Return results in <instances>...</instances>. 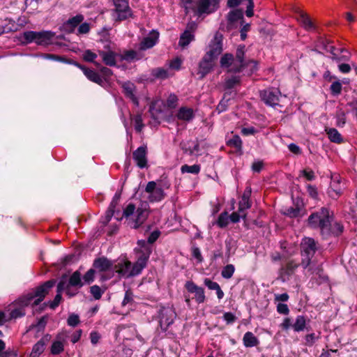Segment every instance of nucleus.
Listing matches in <instances>:
<instances>
[{"label":"nucleus","mask_w":357,"mask_h":357,"mask_svg":"<svg viewBox=\"0 0 357 357\" xmlns=\"http://www.w3.org/2000/svg\"><path fill=\"white\" fill-rule=\"evenodd\" d=\"M307 225L312 229H319L323 239L332 236L338 237L344 231V226L334 221L333 213L326 207L312 212L307 220Z\"/></svg>","instance_id":"nucleus-1"},{"label":"nucleus","mask_w":357,"mask_h":357,"mask_svg":"<svg viewBox=\"0 0 357 357\" xmlns=\"http://www.w3.org/2000/svg\"><path fill=\"white\" fill-rule=\"evenodd\" d=\"M319 248L317 243L313 238L305 237L301 243V261L300 265L303 269H307L311 274L317 272L318 273L321 270L319 268H314L312 259Z\"/></svg>","instance_id":"nucleus-2"},{"label":"nucleus","mask_w":357,"mask_h":357,"mask_svg":"<svg viewBox=\"0 0 357 357\" xmlns=\"http://www.w3.org/2000/svg\"><path fill=\"white\" fill-rule=\"evenodd\" d=\"M220 1V0H181L185 15L192 11L199 16L217 10Z\"/></svg>","instance_id":"nucleus-3"},{"label":"nucleus","mask_w":357,"mask_h":357,"mask_svg":"<svg viewBox=\"0 0 357 357\" xmlns=\"http://www.w3.org/2000/svg\"><path fill=\"white\" fill-rule=\"evenodd\" d=\"M245 45H240L238 46L234 57V62L229 72L238 73L245 68H249L250 73H253L257 70V62L253 59L245 60Z\"/></svg>","instance_id":"nucleus-4"},{"label":"nucleus","mask_w":357,"mask_h":357,"mask_svg":"<svg viewBox=\"0 0 357 357\" xmlns=\"http://www.w3.org/2000/svg\"><path fill=\"white\" fill-rule=\"evenodd\" d=\"M54 36V33L50 31H27L22 34L20 40L24 45L35 43L38 45L46 46L52 44Z\"/></svg>","instance_id":"nucleus-5"},{"label":"nucleus","mask_w":357,"mask_h":357,"mask_svg":"<svg viewBox=\"0 0 357 357\" xmlns=\"http://www.w3.org/2000/svg\"><path fill=\"white\" fill-rule=\"evenodd\" d=\"M56 280L52 279L43 283L42 284L36 287L31 290L34 298H36L33 302V305H38L45 298V296L48 294L50 290L56 284Z\"/></svg>","instance_id":"nucleus-6"},{"label":"nucleus","mask_w":357,"mask_h":357,"mask_svg":"<svg viewBox=\"0 0 357 357\" xmlns=\"http://www.w3.org/2000/svg\"><path fill=\"white\" fill-rule=\"evenodd\" d=\"M223 36L220 32H216L213 39L209 43V50L204 54L207 58L215 61L222 53Z\"/></svg>","instance_id":"nucleus-7"},{"label":"nucleus","mask_w":357,"mask_h":357,"mask_svg":"<svg viewBox=\"0 0 357 357\" xmlns=\"http://www.w3.org/2000/svg\"><path fill=\"white\" fill-rule=\"evenodd\" d=\"M145 192L149 193L148 199L150 202H159L166 197V193L161 187H157L156 181H149L145 188Z\"/></svg>","instance_id":"nucleus-8"},{"label":"nucleus","mask_w":357,"mask_h":357,"mask_svg":"<svg viewBox=\"0 0 357 357\" xmlns=\"http://www.w3.org/2000/svg\"><path fill=\"white\" fill-rule=\"evenodd\" d=\"M281 93L278 89L268 88L260 91L261 100L267 105L274 107L278 105Z\"/></svg>","instance_id":"nucleus-9"},{"label":"nucleus","mask_w":357,"mask_h":357,"mask_svg":"<svg viewBox=\"0 0 357 357\" xmlns=\"http://www.w3.org/2000/svg\"><path fill=\"white\" fill-rule=\"evenodd\" d=\"M176 317L175 311L171 307H162L160 310V325L162 331H166L174 323Z\"/></svg>","instance_id":"nucleus-10"},{"label":"nucleus","mask_w":357,"mask_h":357,"mask_svg":"<svg viewBox=\"0 0 357 357\" xmlns=\"http://www.w3.org/2000/svg\"><path fill=\"white\" fill-rule=\"evenodd\" d=\"M105 50H98V55L102 58V62L107 66H116V57L120 54L111 50L109 44L104 46Z\"/></svg>","instance_id":"nucleus-11"},{"label":"nucleus","mask_w":357,"mask_h":357,"mask_svg":"<svg viewBox=\"0 0 357 357\" xmlns=\"http://www.w3.org/2000/svg\"><path fill=\"white\" fill-rule=\"evenodd\" d=\"M113 2L119 21L125 20L132 15V12L127 0H113Z\"/></svg>","instance_id":"nucleus-12"},{"label":"nucleus","mask_w":357,"mask_h":357,"mask_svg":"<svg viewBox=\"0 0 357 357\" xmlns=\"http://www.w3.org/2000/svg\"><path fill=\"white\" fill-rule=\"evenodd\" d=\"M144 207H139L136 210V218L130 219L128 225L132 229H138L147 219L149 212L148 211V204H145Z\"/></svg>","instance_id":"nucleus-13"},{"label":"nucleus","mask_w":357,"mask_h":357,"mask_svg":"<svg viewBox=\"0 0 357 357\" xmlns=\"http://www.w3.org/2000/svg\"><path fill=\"white\" fill-rule=\"evenodd\" d=\"M185 288L191 294H194L193 298L198 303H203L206 300L204 289L197 286L194 282L188 280L185 284Z\"/></svg>","instance_id":"nucleus-14"},{"label":"nucleus","mask_w":357,"mask_h":357,"mask_svg":"<svg viewBox=\"0 0 357 357\" xmlns=\"http://www.w3.org/2000/svg\"><path fill=\"white\" fill-rule=\"evenodd\" d=\"M84 17L82 14H78L66 21L60 27V30L66 33H72L75 28L83 22Z\"/></svg>","instance_id":"nucleus-15"},{"label":"nucleus","mask_w":357,"mask_h":357,"mask_svg":"<svg viewBox=\"0 0 357 357\" xmlns=\"http://www.w3.org/2000/svg\"><path fill=\"white\" fill-rule=\"evenodd\" d=\"M299 265L300 264L296 263L294 260L289 261L285 266H282L280 268L279 278L282 282L289 280Z\"/></svg>","instance_id":"nucleus-16"},{"label":"nucleus","mask_w":357,"mask_h":357,"mask_svg":"<svg viewBox=\"0 0 357 357\" xmlns=\"http://www.w3.org/2000/svg\"><path fill=\"white\" fill-rule=\"evenodd\" d=\"M147 147L145 145L138 147L133 153L132 158L140 169L147 167Z\"/></svg>","instance_id":"nucleus-17"},{"label":"nucleus","mask_w":357,"mask_h":357,"mask_svg":"<svg viewBox=\"0 0 357 357\" xmlns=\"http://www.w3.org/2000/svg\"><path fill=\"white\" fill-rule=\"evenodd\" d=\"M214 61H215L207 58L206 56H203L199 63V68L197 73L199 79H203L212 70L214 66Z\"/></svg>","instance_id":"nucleus-18"},{"label":"nucleus","mask_w":357,"mask_h":357,"mask_svg":"<svg viewBox=\"0 0 357 357\" xmlns=\"http://www.w3.org/2000/svg\"><path fill=\"white\" fill-rule=\"evenodd\" d=\"M121 87L125 96L129 98L135 105L138 106L139 100L135 94V91L136 90L135 85L132 82L128 81L123 82Z\"/></svg>","instance_id":"nucleus-19"},{"label":"nucleus","mask_w":357,"mask_h":357,"mask_svg":"<svg viewBox=\"0 0 357 357\" xmlns=\"http://www.w3.org/2000/svg\"><path fill=\"white\" fill-rule=\"evenodd\" d=\"M159 37L158 31L152 30L149 36L145 37L139 44L140 50H146L153 47L158 42Z\"/></svg>","instance_id":"nucleus-20"},{"label":"nucleus","mask_w":357,"mask_h":357,"mask_svg":"<svg viewBox=\"0 0 357 357\" xmlns=\"http://www.w3.org/2000/svg\"><path fill=\"white\" fill-rule=\"evenodd\" d=\"M63 282H59L56 286V294L52 301H49L47 303H44L43 306L40 307L39 312H41L44 310V308L49 305L51 309H55L60 303L62 300L61 294L64 291Z\"/></svg>","instance_id":"nucleus-21"},{"label":"nucleus","mask_w":357,"mask_h":357,"mask_svg":"<svg viewBox=\"0 0 357 357\" xmlns=\"http://www.w3.org/2000/svg\"><path fill=\"white\" fill-rule=\"evenodd\" d=\"M66 279H68V278ZM66 286H68V287H74L76 289H79L84 286L82 275L79 271H75L69 277L68 280H66Z\"/></svg>","instance_id":"nucleus-22"},{"label":"nucleus","mask_w":357,"mask_h":357,"mask_svg":"<svg viewBox=\"0 0 357 357\" xmlns=\"http://www.w3.org/2000/svg\"><path fill=\"white\" fill-rule=\"evenodd\" d=\"M93 266L100 272L107 271L112 268L113 263L107 257H102L96 259L93 261Z\"/></svg>","instance_id":"nucleus-23"},{"label":"nucleus","mask_w":357,"mask_h":357,"mask_svg":"<svg viewBox=\"0 0 357 357\" xmlns=\"http://www.w3.org/2000/svg\"><path fill=\"white\" fill-rule=\"evenodd\" d=\"M340 184V179L337 176L332 178L331 186L328 190V194L333 199H337L341 194V188L339 186Z\"/></svg>","instance_id":"nucleus-24"},{"label":"nucleus","mask_w":357,"mask_h":357,"mask_svg":"<svg viewBox=\"0 0 357 357\" xmlns=\"http://www.w3.org/2000/svg\"><path fill=\"white\" fill-rule=\"evenodd\" d=\"M83 73L89 80L94 83H96L99 85H102L104 82V79L99 75V73L93 69H90L86 67L84 69Z\"/></svg>","instance_id":"nucleus-25"},{"label":"nucleus","mask_w":357,"mask_h":357,"mask_svg":"<svg viewBox=\"0 0 357 357\" xmlns=\"http://www.w3.org/2000/svg\"><path fill=\"white\" fill-rule=\"evenodd\" d=\"M51 339V335L49 334L45 335L39 341H38L33 347L31 353L40 356L45 349L46 342Z\"/></svg>","instance_id":"nucleus-26"},{"label":"nucleus","mask_w":357,"mask_h":357,"mask_svg":"<svg viewBox=\"0 0 357 357\" xmlns=\"http://www.w3.org/2000/svg\"><path fill=\"white\" fill-rule=\"evenodd\" d=\"M297 13L298 20L306 30L310 31L314 28L313 22L306 13L301 10H298Z\"/></svg>","instance_id":"nucleus-27"},{"label":"nucleus","mask_w":357,"mask_h":357,"mask_svg":"<svg viewBox=\"0 0 357 357\" xmlns=\"http://www.w3.org/2000/svg\"><path fill=\"white\" fill-rule=\"evenodd\" d=\"M49 319V316L45 314L40 317L36 324L30 325L26 330V332L36 329L37 332H42L45 330Z\"/></svg>","instance_id":"nucleus-28"},{"label":"nucleus","mask_w":357,"mask_h":357,"mask_svg":"<svg viewBox=\"0 0 357 357\" xmlns=\"http://www.w3.org/2000/svg\"><path fill=\"white\" fill-rule=\"evenodd\" d=\"M243 341L245 347H253L257 346L259 343L257 337L252 332H246L244 334Z\"/></svg>","instance_id":"nucleus-29"},{"label":"nucleus","mask_w":357,"mask_h":357,"mask_svg":"<svg viewBox=\"0 0 357 357\" xmlns=\"http://www.w3.org/2000/svg\"><path fill=\"white\" fill-rule=\"evenodd\" d=\"M303 204L300 205L299 200L297 201L295 207H289L287 208L284 214L290 218L302 217L304 213H302Z\"/></svg>","instance_id":"nucleus-30"},{"label":"nucleus","mask_w":357,"mask_h":357,"mask_svg":"<svg viewBox=\"0 0 357 357\" xmlns=\"http://www.w3.org/2000/svg\"><path fill=\"white\" fill-rule=\"evenodd\" d=\"M34 297L31 292H29L26 294H24L20 298H18L15 301V304L18 307H21L22 308H24L30 305L31 302L33 300Z\"/></svg>","instance_id":"nucleus-31"},{"label":"nucleus","mask_w":357,"mask_h":357,"mask_svg":"<svg viewBox=\"0 0 357 357\" xmlns=\"http://www.w3.org/2000/svg\"><path fill=\"white\" fill-rule=\"evenodd\" d=\"M227 145L230 147L235 148L236 151L239 153L240 155L243 153L242 140L238 135H233L232 138L228 139L227 142Z\"/></svg>","instance_id":"nucleus-32"},{"label":"nucleus","mask_w":357,"mask_h":357,"mask_svg":"<svg viewBox=\"0 0 357 357\" xmlns=\"http://www.w3.org/2000/svg\"><path fill=\"white\" fill-rule=\"evenodd\" d=\"M178 119L189 121L194 118L193 110L190 108L181 107L177 113Z\"/></svg>","instance_id":"nucleus-33"},{"label":"nucleus","mask_w":357,"mask_h":357,"mask_svg":"<svg viewBox=\"0 0 357 357\" xmlns=\"http://www.w3.org/2000/svg\"><path fill=\"white\" fill-rule=\"evenodd\" d=\"M234 62V56L231 53H225L222 56L220 61V65L223 68H231Z\"/></svg>","instance_id":"nucleus-34"},{"label":"nucleus","mask_w":357,"mask_h":357,"mask_svg":"<svg viewBox=\"0 0 357 357\" xmlns=\"http://www.w3.org/2000/svg\"><path fill=\"white\" fill-rule=\"evenodd\" d=\"M119 268L116 271V272L121 276L124 278H130V273H131V262L125 261L123 263H119L118 264Z\"/></svg>","instance_id":"nucleus-35"},{"label":"nucleus","mask_w":357,"mask_h":357,"mask_svg":"<svg viewBox=\"0 0 357 357\" xmlns=\"http://www.w3.org/2000/svg\"><path fill=\"white\" fill-rule=\"evenodd\" d=\"M194 39L195 36L193 33H188V31H184L180 36L178 45L181 47L184 48L187 47L190 43V42L194 40Z\"/></svg>","instance_id":"nucleus-36"},{"label":"nucleus","mask_w":357,"mask_h":357,"mask_svg":"<svg viewBox=\"0 0 357 357\" xmlns=\"http://www.w3.org/2000/svg\"><path fill=\"white\" fill-rule=\"evenodd\" d=\"M68 275L67 274H63L61 277L60 278L59 282H63V287L66 294L68 296V298H72L78 294V289H76L74 287H68V286H66V278Z\"/></svg>","instance_id":"nucleus-37"},{"label":"nucleus","mask_w":357,"mask_h":357,"mask_svg":"<svg viewBox=\"0 0 357 357\" xmlns=\"http://www.w3.org/2000/svg\"><path fill=\"white\" fill-rule=\"evenodd\" d=\"M326 131L329 139L332 142L340 144L343 142V139L337 129L328 128Z\"/></svg>","instance_id":"nucleus-38"},{"label":"nucleus","mask_w":357,"mask_h":357,"mask_svg":"<svg viewBox=\"0 0 357 357\" xmlns=\"http://www.w3.org/2000/svg\"><path fill=\"white\" fill-rule=\"evenodd\" d=\"M306 325V318L303 315L296 317L295 322L292 325V328L295 332L304 331Z\"/></svg>","instance_id":"nucleus-39"},{"label":"nucleus","mask_w":357,"mask_h":357,"mask_svg":"<svg viewBox=\"0 0 357 357\" xmlns=\"http://www.w3.org/2000/svg\"><path fill=\"white\" fill-rule=\"evenodd\" d=\"M137 252L138 254L137 262L146 267L151 250L146 249V250H137Z\"/></svg>","instance_id":"nucleus-40"},{"label":"nucleus","mask_w":357,"mask_h":357,"mask_svg":"<svg viewBox=\"0 0 357 357\" xmlns=\"http://www.w3.org/2000/svg\"><path fill=\"white\" fill-rule=\"evenodd\" d=\"M251 207V203L250 202V196L244 193L241 199L238 202V212L239 213H245L246 209H248Z\"/></svg>","instance_id":"nucleus-41"},{"label":"nucleus","mask_w":357,"mask_h":357,"mask_svg":"<svg viewBox=\"0 0 357 357\" xmlns=\"http://www.w3.org/2000/svg\"><path fill=\"white\" fill-rule=\"evenodd\" d=\"M227 19L230 23L237 22L238 20H241V22H243V13L242 10L239 9L231 10L228 13Z\"/></svg>","instance_id":"nucleus-42"},{"label":"nucleus","mask_w":357,"mask_h":357,"mask_svg":"<svg viewBox=\"0 0 357 357\" xmlns=\"http://www.w3.org/2000/svg\"><path fill=\"white\" fill-rule=\"evenodd\" d=\"M241 82V77L239 76H231L225 79L224 84L225 90H230L235 87L236 85L239 84Z\"/></svg>","instance_id":"nucleus-43"},{"label":"nucleus","mask_w":357,"mask_h":357,"mask_svg":"<svg viewBox=\"0 0 357 357\" xmlns=\"http://www.w3.org/2000/svg\"><path fill=\"white\" fill-rule=\"evenodd\" d=\"M97 56L98 55L90 50H85L82 55V58L85 61L93 63L96 67H99L100 63L95 61Z\"/></svg>","instance_id":"nucleus-44"},{"label":"nucleus","mask_w":357,"mask_h":357,"mask_svg":"<svg viewBox=\"0 0 357 357\" xmlns=\"http://www.w3.org/2000/svg\"><path fill=\"white\" fill-rule=\"evenodd\" d=\"M151 75L155 79H165L168 77V71L162 68L152 69Z\"/></svg>","instance_id":"nucleus-45"},{"label":"nucleus","mask_w":357,"mask_h":357,"mask_svg":"<svg viewBox=\"0 0 357 357\" xmlns=\"http://www.w3.org/2000/svg\"><path fill=\"white\" fill-rule=\"evenodd\" d=\"M200 165H184L181 166V171L183 174L184 173H190L193 174H198L200 172Z\"/></svg>","instance_id":"nucleus-46"},{"label":"nucleus","mask_w":357,"mask_h":357,"mask_svg":"<svg viewBox=\"0 0 357 357\" xmlns=\"http://www.w3.org/2000/svg\"><path fill=\"white\" fill-rule=\"evenodd\" d=\"M96 271L94 268H90L87 272L82 276V281L84 284H90L95 280Z\"/></svg>","instance_id":"nucleus-47"},{"label":"nucleus","mask_w":357,"mask_h":357,"mask_svg":"<svg viewBox=\"0 0 357 357\" xmlns=\"http://www.w3.org/2000/svg\"><path fill=\"white\" fill-rule=\"evenodd\" d=\"M235 271L234 266L232 264H227L223 267L221 271V275L225 279H230Z\"/></svg>","instance_id":"nucleus-48"},{"label":"nucleus","mask_w":357,"mask_h":357,"mask_svg":"<svg viewBox=\"0 0 357 357\" xmlns=\"http://www.w3.org/2000/svg\"><path fill=\"white\" fill-rule=\"evenodd\" d=\"M229 217L227 211L222 212L218 217L217 220V225L220 228L226 227L229 223Z\"/></svg>","instance_id":"nucleus-49"},{"label":"nucleus","mask_w":357,"mask_h":357,"mask_svg":"<svg viewBox=\"0 0 357 357\" xmlns=\"http://www.w3.org/2000/svg\"><path fill=\"white\" fill-rule=\"evenodd\" d=\"M63 349V344L61 341H54L52 344L50 351L53 355H58L61 354Z\"/></svg>","instance_id":"nucleus-50"},{"label":"nucleus","mask_w":357,"mask_h":357,"mask_svg":"<svg viewBox=\"0 0 357 357\" xmlns=\"http://www.w3.org/2000/svg\"><path fill=\"white\" fill-rule=\"evenodd\" d=\"M342 86L340 81H335L330 86L331 93L333 96H337L342 92Z\"/></svg>","instance_id":"nucleus-51"},{"label":"nucleus","mask_w":357,"mask_h":357,"mask_svg":"<svg viewBox=\"0 0 357 357\" xmlns=\"http://www.w3.org/2000/svg\"><path fill=\"white\" fill-rule=\"evenodd\" d=\"M90 293L93 295L94 299L99 300L102 297L104 290H102L98 285L95 284L90 287Z\"/></svg>","instance_id":"nucleus-52"},{"label":"nucleus","mask_w":357,"mask_h":357,"mask_svg":"<svg viewBox=\"0 0 357 357\" xmlns=\"http://www.w3.org/2000/svg\"><path fill=\"white\" fill-rule=\"evenodd\" d=\"M79 323V317L78 314L75 313L70 314L67 319L68 325L72 327H76Z\"/></svg>","instance_id":"nucleus-53"},{"label":"nucleus","mask_w":357,"mask_h":357,"mask_svg":"<svg viewBox=\"0 0 357 357\" xmlns=\"http://www.w3.org/2000/svg\"><path fill=\"white\" fill-rule=\"evenodd\" d=\"M121 60H125L127 61H130L134 60L137 56V52L135 50H128L126 51L123 54H120L119 56Z\"/></svg>","instance_id":"nucleus-54"},{"label":"nucleus","mask_w":357,"mask_h":357,"mask_svg":"<svg viewBox=\"0 0 357 357\" xmlns=\"http://www.w3.org/2000/svg\"><path fill=\"white\" fill-rule=\"evenodd\" d=\"M79 25L77 35L86 34L91 30V24L88 22H81Z\"/></svg>","instance_id":"nucleus-55"},{"label":"nucleus","mask_w":357,"mask_h":357,"mask_svg":"<svg viewBox=\"0 0 357 357\" xmlns=\"http://www.w3.org/2000/svg\"><path fill=\"white\" fill-rule=\"evenodd\" d=\"M135 210H136L135 205L132 203H130L128 204V206L123 210L122 216H123L126 218H128L130 215H133Z\"/></svg>","instance_id":"nucleus-56"},{"label":"nucleus","mask_w":357,"mask_h":357,"mask_svg":"<svg viewBox=\"0 0 357 357\" xmlns=\"http://www.w3.org/2000/svg\"><path fill=\"white\" fill-rule=\"evenodd\" d=\"M145 268V266L141 265L138 262H135L132 266L131 265V273L130 275L131 277L137 275L141 273L142 271Z\"/></svg>","instance_id":"nucleus-57"},{"label":"nucleus","mask_w":357,"mask_h":357,"mask_svg":"<svg viewBox=\"0 0 357 357\" xmlns=\"http://www.w3.org/2000/svg\"><path fill=\"white\" fill-rule=\"evenodd\" d=\"M25 310L24 309L22 308L21 307H18L15 309H13L10 312V318L12 319H17L22 317L25 315Z\"/></svg>","instance_id":"nucleus-58"},{"label":"nucleus","mask_w":357,"mask_h":357,"mask_svg":"<svg viewBox=\"0 0 357 357\" xmlns=\"http://www.w3.org/2000/svg\"><path fill=\"white\" fill-rule=\"evenodd\" d=\"M178 98L174 93H171L167 100V106L169 108H175L177 105Z\"/></svg>","instance_id":"nucleus-59"},{"label":"nucleus","mask_w":357,"mask_h":357,"mask_svg":"<svg viewBox=\"0 0 357 357\" xmlns=\"http://www.w3.org/2000/svg\"><path fill=\"white\" fill-rule=\"evenodd\" d=\"M229 99H225L222 98V100L220 101L219 104L216 107V110L220 114L221 112H223L226 111L228 108L229 105Z\"/></svg>","instance_id":"nucleus-60"},{"label":"nucleus","mask_w":357,"mask_h":357,"mask_svg":"<svg viewBox=\"0 0 357 357\" xmlns=\"http://www.w3.org/2000/svg\"><path fill=\"white\" fill-rule=\"evenodd\" d=\"M229 217L230 220L233 223H236V222H239L241 218L243 219H245L246 217V213H239L238 211L234 212Z\"/></svg>","instance_id":"nucleus-61"},{"label":"nucleus","mask_w":357,"mask_h":357,"mask_svg":"<svg viewBox=\"0 0 357 357\" xmlns=\"http://www.w3.org/2000/svg\"><path fill=\"white\" fill-rule=\"evenodd\" d=\"M43 57L45 59H50V60L59 61V62H62V63H65L66 61V58H65L63 56H59V55L52 54H45L43 55Z\"/></svg>","instance_id":"nucleus-62"},{"label":"nucleus","mask_w":357,"mask_h":357,"mask_svg":"<svg viewBox=\"0 0 357 357\" xmlns=\"http://www.w3.org/2000/svg\"><path fill=\"white\" fill-rule=\"evenodd\" d=\"M115 214V210L108 208L107 211L105 213V217L102 219L101 222L104 225H107L110 220L112 219V216Z\"/></svg>","instance_id":"nucleus-63"},{"label":"nucleus","mask_w":357,"mask_h":357,"mask_svg":"<svg viewBox=\"0 0 357 357\" xmlns=\"http://www.w3.org/2000/svg\"><path fill=\"white\" fill-rule=\"evenodd\" d=\"M98 68H99L102 76L104 77V79H106L112 75V70L107 67H105L100 65Z\"/></svg>","instance_id":"nucleus-64"}]
</instances>
